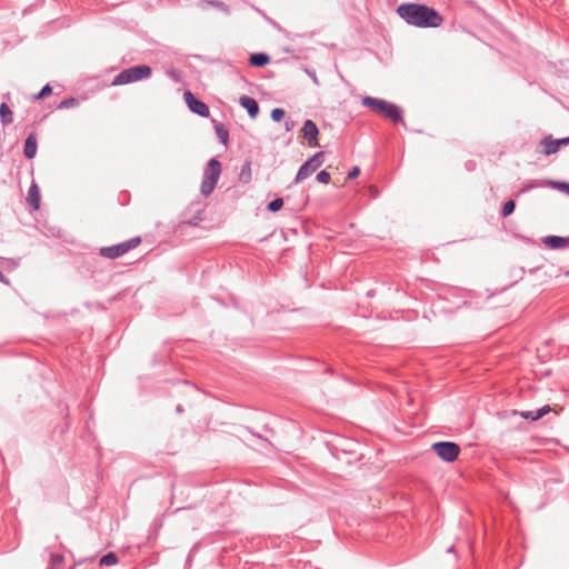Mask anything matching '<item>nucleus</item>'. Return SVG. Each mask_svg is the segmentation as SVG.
I'll return each instance as SVG.
<instances>
[{
  "mask_svg": "<svg viewBox=\"0 0 569 569\" xmlns=\"http://www.w3.org/2000/svg\"><path fill=\"white\" fill-rule=\"evenodd\" d=\"M249 62L252 67L262 68L270 62V56L264 52L252 53Z\"/></svg>",
  "mask_w": 569,
  "mask_h": 569,
  "instance_id": "4468645a",
  "label": "nucleus"
},
{
  "mask_svg": "<svg viewBox=\"0 0 569 569\" xmlns=\"http://www.w3.org/2000/svg\"><path fill=\"white\" fill-rule=\"evenodd\" d=\"M37 138L34 133H30L23 147V153L27 159H33L37 154Z\"/></svg>",
  "mask_w": 569,
  "mask_h": 569,
  "instance_id": "ddd939ff",
  "label": "nucleus"
},
{
  "mask_svg": "<svg viewBox=\"0 0 569 569\" xmlns=\"http://www.w3.org/2000/svg\"><path fill=\"white\" fill-rule=\"evenodd\" d=\"M0 120L3 124H9L12 122V112L7 103H1L0 106Z\"/></svg>",
  "mask_w": 569,
  "mask_h": 569,
  "instance_id": "aec40b11",
  "label": "nucleus"
},
{
  "mask_svg": "<svg viewBox=\"0 0 569 569\" xmlns=\"http://www.w3.org/2000/svg\"><path fill=\"white\" fill-rule=\"evenodd\" d=\"M77 103V100L73 98L66 99L60 102L59 108H69Z\"/></svg>",
  "mask_w": 569,
  "mask_h": 569,
  "instance_id": "cd10ccee",
  "label": "nucleus"
},
{
  "mask_svg": "<svg viewBox=\"0 0 569 569\" xmlns=\"http://www.w3.org/2000/svg\"><path fill=\"white\" fill-rule=\"evenodd\" d=\"M432 450L446 462L455 461L460 453V447L451 441L435 442Z\"/></svg>",
  "mask_w": 569,
  "mask_h": 569,
  "instance_id": "39448f33",
  "label": "nucleus"
},
{
  "mask_svg": "<svg viewBox=\"0 0 569 569\" xmlns=\"http://www.w3.org/2000/svg\"><path fill=\"white\" fill-rule=\"evenodd\" d=\"M317 181L320 183H329L331 176L328 171L322 170L317 174Z\"/></svg>",
  "mask_w": 569,
  "mask_h": 569,
  "instance_id": "a878e982",
  "label": "nucleus"
},
{
  "mask_svg": "<svg viewBox=\"0 0 569 569\" xmlns=\"http://www.w3.org/2000/svg\"><path fill=\"white\" fill-rule=\"evenodd\" d=\"M302 134L303 138L308 141L309 146H318L319 130L317 124L312 120L308 119L305 121L302 127Z\"/></svg>",
  "mask_w": 569,
  "mask_h": 569,
  "instance_id": "1a4fd4ad",
  "label": "nucleus"
},
{
  "mask_svg": "<svg viewBox=\"0 0 569 569\" xmlns=\"http://www.w3.org/2000/svg\"><path fill=\"white\" fill-rule=\"evenodd\" d=\"M239 103L242 108H244L250 118L254 119L259 113V104L256 99L249 96H241L239 98Z\"/></svg>",
  "mask_w": 569,
  "mask_h": 569,
  "instance_id": "9b49d317",
  "label": "nucleus"
},
{
  "mask_svg": "<svg viewBox=\"0 0 569 569\" xmlns=\"http://www.w3.org/2000/svg\"><path fill=\"white\" fill-rule=\"evenodd\" d=\"M221 174V163L216 158H211L204 170H203V177L201 181V188L200 191L204 197H208L212 193L214 190L218 180Z\"/></svg>",
  "mask_w": 569,
  "mask_h": 569,
  "instance_id": "7ed1b4c3",
  "label": "nucleus"
},
{
  "mask_svg": "<svg viewBox=\"0 0 569 569\" xmlns=\"http://www.w3.org/2000/svg\"><path fill=\"white\" fill-rule=\"evenodd\" d=\"M397 13L408 23L417 28H437L443 22L442 16L431 7L418 3H402Z\"/></svg>",
  "mask_w": 569,
  "mask_h": 569,
  "instance_id": "f257e3e1",
  "label": "nucleus"
},
{
  "mask_svg": "<svg viewBox=\"0 0 569 569\" xmlns=\"http://www.w3.org/2000/svg\"><path fill=\"white\" fill-rule=\"evenodd\" d=\"M52 91V88L50 87V84H46L40 91L38 94L34 96V99H42L44 97H47L48 94H50Z\"/></svg>",
  "mask_w": 569,
  "mask_h": 569,
  "instance_id": "bb28decb",
  "label": "nucleus"
},
{
  "mask_svg": "<svg viewBox=\"0 0 569 569\" xmlns=\"http://www.w3.org/2000/svg\"><path fill=\"white\" fill-rule=\"evenodd\" d=\"M29 204L34 209H39L40 207V191L36 183H32L28 191V198H27Z\"/></svg>",
  "mask_w": 569,
  "mask_h": 569,
  "instance_id": "2eb2a0df",
  "label": "nucleus"
},
{
  "mask_svg": "<svg viewBox=\"0 0 569 569\" xmlns=\"http://www.w3.org/2000/svg\"><path fill=\"white\" fill-rule=\"evenodd\" d=\"M240 177L244 181L249 180V178H250V164L249 163H247L246 167L242 169Z\"/></svg>",
  "mask_w": 569,
  "mask_h": 569,
  "instance_id": "c85d7f7f",
  "label": "nucleus"
},
{
  "mask_svg": "<svg viewBox=\"0 0 569 569\" xmlns=\"http://www.w3.org/2000/svg\"><path fill=\"white\" fill-rule=\"evenodd\" d=\"M550 411V407L549 406H543L541 407L540 409H538L537 411H526V412H522V417L525 418H530L531 420H538L540 419L541 417H543L546 413H548Z\"/></svg>",
  "mask_w": 569,
  "mask_h": 569,
  "instance_id": "a211bd4d",
  "label": "nucleus"
},
{
  "mask_svg": "<svg viewBox=\"0 0 569 569\" xmlns=\"http://www.w3.org/2000/svg\"><path fill=\"white\" fill-rule=\"evenodd\" d=\"M323 161V152H317L311 158H309L298 170L297 176L295 178V183H300L309 176H311Z\"/></svg>",
  "mask_w": 569,
  "mask_h": 569,
  "instance_id": "423d86ee",
  "label": "nucleus"
},
{
  "mask_svg": "<svg viewBox=\"0 0 569 569\" xmlns=\"http://www.w3.org/2000/svg\"><path fill=\"white\" fill-rule=\"evenodd\" d=\"M286 112L283 109L281 108H274L272 111H271V119L274 121V122H279L283 119Z\"/></svg>",
  "mask_w": 569,
  "mask_h": 569,
  "instance_id": "393cba45",
  "label": "nucleus"
},
{
  "mask_svg": "<svg viewBox=\"0 0 569 569\" xmlns=\"http://www.w3.org/2000/svg\"><path fill=\"white\" fill-rule=\"evenodd\" d=\"M360 173V169L358 167H353L349 172H348V179H353L356 177H358Z\"/></svg>",
  "mask_w": 569,
  "mask_h": 569,
  "instance_id": "7c9ffc66",
  "label": "nucleus"
},
{
  "mask_svg": "<svg viewBox=\"0 0 569 569\" xmlns=\"http://www.w3.org/2000/svg\"><path fill=\"white\" fill-rule=\"evenodd\" d=\"M292 126H293V122H292V121H290V122H289V121H286V129H287V130H290Z\"/></svg>",
  "mask_w": 569,
  "mask_h": 569,
  "instance_id": "f704fd0d",
  "label": "nucleus"
},
{
  "mask_svg": "<svg viewBox=\"0 0 569 569\" xmlns=\"http://www.w3.org/2000/svg\"><path fill=\"white\" fill-rule=\"evenodd\" d=\"M118 563V557L113 552H108L100 559V566L110 567Z\"/></svg>",
  "mask_w": 569,
  "mask_h": 569,
  "instance_id": "412c9836",
  "label": "nucleus"
},
{
  "mask_svg": "<svg viewBox=\"0 0 569 569\" xmlns=\"http://www.w3.org/2000/svg\"><path fill=\"white\" fill-rule=\"evenodd\" d=\"M52 561H62V556H52Z\"/></svg>",
  "mask_w": 569,
  "mask_h": 569,
  "instance_id": "72a5a7b5",
  "label": "nucleus"
},
{
  "mask_svg": "<svg viewBox=\"0 0 569 569\" xmlns=\"http://www.w3.org/2000/svg\"><path fill=\"white\" fill-rule=\"evenodd\" d=\"M515 208H516L515 201L513 200H508L507 202H505V204L502 207L501 216L503 218L510 216L515 211Z\"/></svg>",
  "mask_w": 569,
  "mask_h": 569,
  "instance_id": "4be33fe9",
  "label": "nucleus"
},
{
  "mask_svg": "<svg viewBox=\"0 0 569 569\" xmlns=\"http://www.w3.org/2000/svg\"><path fill=\"white\" fill-rule=\"evenodd\" d=\"M240 177L244 181L249 180V178H250V164L249 163H247L246 167L242 169Z\"/></svg>",
  "mask_w": 569,
  "mask_h": 569,
  "instance_id": "c756f323",
  "label": "nucleus"
},
{
  "mask_svg": "<svg viewBox=\"0 0 569 569\" xmlns=\"http://www.w3.org/2000/svg\"><path fill=\"white\" fill-rule=\"evenodd\" d=\"M547 187L556 189L569 196V182L547 179Z\"/></svg>",
  "mask_w": 569,
  "mask_h": 569,
  "instance_id": "6ab92c4d",
  "label": "nucleus"
},
{
  "mask_svg": "<svg viewBox=\"0 0 569 569\" xmlns=\"http://www.w3.org/2000/svg\"><path fill=\"white\" fill-rule=\"evenodd\" d=\"M541 146H543V154L550 156L556 153L561 146L569 144V137L562 139H551L550 137L543 138L541 140Z\"/></svg>",
  "mask_w": 569,
  "mask_h": 569,
  "instance_id": "6e6552de",
  "label": "nucleus"
},
{
  "mask_svg": "<svg viewBox=\"0 0 569 569\" xmlns=\"http://www.w3.org/2000/svg\"><path fill=\"white\" fill-rule=\"evenodd\" d=\"M283 206V200L281 198H276L268 203V210L271 212L279 211Z\"/></svg>",
  "mask_w": 569,
  "mask_h": 569,
  "instance_id": "5701e85b",
  "label": "nucleus"
},
{
  "mask_svg": "<svg viewBox=\"0 0 569 569\" xmlns=\"http://www.w3.org/2000/svg\"><path fill=\"white\" fill-rule=\"evenodd\" d=\"M212 123L219 141L226 146L229 139L228 130L221 122H218L217 120H212Z\"/></svg>",
  "mask_w": 569,
  "mask_h": 569,
  "instance_id": "dca6fc26",
  "label": "nucleus"
},
{
  "mask_svg": "<svg viewBox=\"0 0 569 569\" xmlns=\"http://www.w3.org/2000/svg\"><path fill=\"white\" fill-rule=\"evenodd\" d=\"M151 68L146 64L133 66L128 69L122 70L118 73L113 81V86L128 84L131 82L140 81L147 79L151 76Z\"/></svg>",
  "mask_w": 569,
  "mask_h": 569,
  "instance_id": "20e7f679",
  "label": "nucleus"
},
{
  "mask_svg": "<svg viewBox=\"0 0 569 569\" xmlns=\"http://www.w3.org/2000/svg\"><path fill=\"white\" fill-rule=\"evenodd\" d=\"M141 242V239L139 237H134V238H131L124 242H122L124 244V248L127 250V252L136 247H138Z\"/></svg>",
  "mask_w": 569,
  "mask_h": 569,
  "instance_id": "b1692460",
  "label": "nucleus"
},
{
  "mask_svg": "<svg viewBox=\"0 0 569 569\" xmlns=\"http://www.w3.org/2000/svg\"><path fill=\"white\" fill-rule=\"evenodd\" d=\"M183 98L191 112L204 118L210 114L208 106L199 100L191 91H186Z\"/></svg>",
  "mask_w": 569,
  "mask_h": 569,
  "instance_id": "0eeeda50",
  "label": "nucleus"
},
{
  "mask_svg": "<svg viewBox=\"0 0 569 569\" xmlns=\"http://www.w3.org/2000/svg\"><path fill=\"white\" fill-rule=\"evenodd\" d=\"M307 73L312 79L313 83L319 84V80H318L317 74H316L315 71L307 70Z\"/></svg>",
  "mask_w": 569,
  "mask_h": 569,
  "instance_id": "2f4dec72",
  "label": "nucleus"
},
{
  "mask_svg": "<svg viewBox=\"0 0 569 569\" xmlns=\"http://www.w3.org/2000/svg\"><path fill=\"white\" fill-rule=\"evenodd\" d=\"M124 253H127V250L122 242L110 247H102L100 249V254L108 259H116Z\"/></svg>",
  "mask_w": 569,
  "mask_h": 569,
  "instance_id": "f8f14e48",
  "label": "nucleus"
},
{
  "mask_svg": "<svg viewBox=\"0 0 569 569\" xmlns=\"http://www.w3.org/2000/svg\"><path fill=\"white\" fill-rule=\"evenodd\" d=\"M566 276H569V271H568V272H566Z\"/></svg>",
  "mask_w": 569,
  "mask_h": 569,
  "instance_id": "4c0bfd02",
  "label": "nucleus"
},
{
  "mask_svg": "<svg viewBox=\"0 0 569 569\" xmlns=\"http://www.w3.org/2000/svg\"><path fill=\"white\" fill-rule=\"evenodd\" d=\"M537 188H547V179H542V180H531L527 183H525L521 189L519 190L518 194H521V193H526L532 189H537Z\"/></svg>",
  "mask_w": 569,
  "mask_h": 569,
  "instance_id": "f3484780",
  "label": "nucleus"
},
{
  "mask_svg": "<svg viewBox=\"0 0 569 569\" xmlns=\"http://www.w3.org/2000/svg\"><path fill=\"white\" fill-rule=\"evenodd\" d=\"M453 551V547L451 546L450 548H448V552H451Z\"/></svg>",
  "mask_w": 569,
  "mask_h": 569,
  "instance_id": "e433bc0d",
  "label": "nucleus"
},
{
  "mask_svg": "<svg viewBox=\"0 0 569 569\" xmlns=\"http://www.w3.org/2000/svg\"><path fill=\"white\" fill-rule=\"evenodd\" d=\"M362 104L365 107L371 108L380 114H383L395 123L401 122L403 120L402 110L398 106L383 99L367 96L362 98Z\"/></svg>",
  "mask_w": 569,
  "mask_h": 569,
  "instance_id": "f03ea898",
  "label": "nucleus"
},
{
  "mask_svg": "<svg viewBox=\"0 0 569 569\" xmlns=\"http://www.w3.org/2000/svg\"><path fill=\"white\" fill-rule=\"evenodd\" d=\"M0 281L6 284H9V279L1 271H0Z\"/></svg>",
  "mask_w": 569,
  "mask_h": 569,
  "instance_id": "473e14b6",
  "label": "nucleus"
},
{
  "mask_svg": "<svg viewBox=\"0 0 569 569\" xmlns=\"http://www.w3.org/2000/svg\"><path fill=\"white\" fill-rule=\"evenodd\" d=\"M176 410H177V412H179V413H180V412H182V407L179 405V406H177V409H176Z\"/></svg>",
  "mask_w": 569,
  "mask_h": 569,
  "instance_id": "c9c22d12",
  "label": "nucleus"
},
{
  "mask_svg": "<svg viewBox=\"0 0 569 569\" xmlns=\"http://www.w3.org/2000/svg\"><path fill=\"white\" fill-rule=\"evenodd\" d=\"M542 242L550 249H563L569 247V238L560 236H547L542 238Z\"/></svg>",
  "mask_w": 569,
  "mask_h": 569,
  "instance_id": "9d476101",
  "label": "nucleus"
}]
</instances>
